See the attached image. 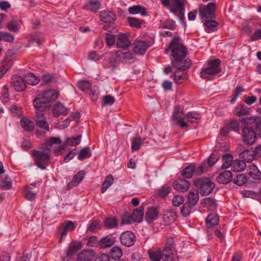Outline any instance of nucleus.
Here are the masks:
<instances>
[{
    "instance_id": "37998d69",
    "label": "nucleus",
    "mask_w": 261,
    "mask_h": 261,
    "mask_svg": "<svg viewBox=\"0 0 261 261\" xmlns=\"http://www.w3.org/2000/svg\"><path fill=\"white\" fill-rule=\"evenodd\" d=\"M21 127L27 132H32L34 129V124L32 121L23 117L20 121Z\"/></svg>"
},
{
    "instance_id": "4468645a",
    "label": "nucleus",
    "mask_w": 261,
    "mask_h": 261,
    "mask_svg": "<svg viewBox=\"0 0 261 261\" xmlns=\"http://www.w3.org/2000/svg\"><path fill=\"white\" fill-rule=\"evenodd\" d=\"M12 85L14 89L17 92H22L27 87L24 78L21 76L14 75L12 77Z\"/></svg>"
},
{
    "instance_id": "69168bd1",
    "label": "nucleus",
    "mask_w": 261,
    "mask_h": 261,
    "mask_svg": "<svg viewBox=\"0 0 261 261\" xmlns=\"http://www.w3.org/2000/svg\"><path fill=\"white\" fill-rule=\"evenodd\" d=\"M242 194L244 197L251 198L254 199H258L259 196L257 192L253 191L245 190L242 192Z\"/></svg>"
},
{
    "instance_id": "79ce46f5",
    "label": "nucleus",
    "mask_w": 261,
    "mask_h": 261,
    "mask_svg": "<svg viewBox=\"0 0 261 261\" xmlns=\"http://www.w3.org/2000/svg\"><path fill=\"white\" fill-rule=\"evenodd\" d=\"M144 208L143 206H140L134 210L132 214L134 222H141L144 216Z\"/></svg>"
},
{
    "instance_id": "aec40b11",
    "label": "nucleus",
    "mask_w": 261,
    "mask_h": 261,
    "mask_svg": "<svg viewBox=\"0 0 261 261\" xmlns=\"http://www.w3.org/2000/svg\"><path fill=\"white\" fill-rule=\"evenodd\" d=\"M41 96L48 104L53 102L58 98L59 93L55 89H48L44 91Z\"/></svg>"
},
{
    "instance_id": "5fc2aeb1",
    "label": "nucleus",
    "mask_w": 261,
    "mask_h": 261,
    "mask_svg": "<svg viewBox=\"0 0 261 261\" xmlns=\"http://www.w3.org/2000/svg\"><path fill=\"white\" fill-rule=\"evenodd\" d=\"M114 183V178L112 175H109L106 177L102 184L101 193H104L107 189Z\"/></svg>"
},
{
    "instance_id": "bf43d9fd",
    "label": "nucleus",
    "mask_w": 261,
    "mask_h": 261,
    "mask_svg": "<svg viewBox=\"0 0 261 261\" xmlns=\"http://www.w3.org/2000/svg\"><path fill=\"white\" fill-rule=\"evenodd\" d=\"M13 65V61L9 60L0 67V79L4 75L6 72L9 70Z\"/></svg>"
},
{
    "instance_id": "ea45409f",
    "label": "nucleus",
    "mask_w": 261,
    "mask_h": 261,
    "mask_svg": "<svg viewBox=\"0 0 261 261\" xmlns=\"http://www.w3.org/2000/svg\"><path fill=\"white\" fill-rule=\"evenodd\" d=\"M61 143V140L59 137H50L43 144V149L45 150H49L51 146L53 144H60Z\"/></svg>"
},
{
    "instance_id": "a18cd8bd",
    "label": "nucleus",
    "mask_w": 261,
    "mask_h": 261,
    "mask_svg": "<svg viewBox=\"0 0 261 261\" xmlns=\"http://www.w3.org/2000/svg\"><path fill=\"white\" fill-rule=\"evenodd\" d=\"M75 228V225L72 221H68L61 228V237H64L66 236L68 231L72 230Z\"/></svg>"
},
{
    "instance_id": "f257e3e1",
    "label": "nucleus",
    "mask_w": 261,
    "mask_h": 261,
    "mask_svg": "<svg viewBox=\"0 0 261 261\" xmlns=\"http://www.w3.org/2000/svg\"><path fill=\"white\" fill-rule=\"evenodd\" d=\"M171 50L170 59L173 67H178L179 69L189 66L190 59H186L187 55V48L179 42L178 37H174L171 40L168 47L165 49L164 53L168 54Z\"/></svg>"
},
{
    "instance_id": "338daca9",
    "label": "nucleus",
    "mask_w": 261,
    "mask_h": 261,
    "mask_svg": "<svg viewBox=\"0 0 261 261\" xmlns=\"http://www.w3.org/2000/svg\"><path fill=\"white\" fill-rule=\"evenodd\" d=\"M12 187V181L8 178L3 179L0 184V189L2 190H7L10 189Z\"/></svg>"
},
{
    "instance_id": "774afa93",
    "label": "nucleus",
    "mask_w": 261,
    "mask_h": 261,
    "mask_svg": "<svg viewBox=\"0 0 261 261\" xmlns=\"http://www.w3.org/2000/svg\"><path fill=\"white\" fill-rule=\"evenodd\" d=\"M192 206L189 203H185L182 206L180 212L184 217L188 216L192 211Z\"/></svg>"
},
{
    "instance_id": "7c9ffc66",
    "label": "nucleus",
    "mask_w": 261,
    "mask_h": 261,
    "mask_svg": "<svg viewBox=\"0 0 261 261\" xmlns=\"http://www.w3.org/2000/svg\"><path fill=\"white\" fill-rule=\"evenodd\" d=\"M128 11L130 14L135 15L141 14L142 16H146L147 12L145 8L140 5H134L130 7Z\"/></svg>"
},
{
    "instance_id": "e2e57ef3",
    "label": "nucleus",
    "mask_w": 261,
    "mask_h": 261,
    "mask_svg": "<svg viewBox=\"0 0 261 261\" xmlns=\"http://www.w3.org/2000/svg\"><path fill=\"white\" fill-rule=\"evenodd\" d=\"M1 40L9 43L13 42L15 39L14 36L12 34L7 32H1Z\"/></svg>"
},
{
    "instance_id": "680f3d73",
    "label": "nucleus",
    "mask_w": 261,
    "mask_h": 261,
    "mask_svg": "<svg viewBox=\"0 0 261 261\" xmlns=\"http://www.w3.org/2000/svg\"><path fill=\"white\" fill-rule=\"evenodd\" d=\"M220 156L217 151L213 152L207 159V163L209 167L213 166L219 159Z\"/></svg>"
},
{
    "instance_id": "f3484780",
    "label": "nucleus",
    "mask_w": 261,
    "mask_h": 261,
    "mask_svg": "<svg viewBox=\"0 0 261 261\" xmlns=\"http://www.w3.org/2000/svg\"><path fill=\"white\" fill-rule=\"evenodd\" d=\"M99 17L101 21L105 23H113L117 18L116 14L110 11L103 10L100 12Z\"/></svg>"
},
{
    "instance_id": "423d86ee",
    "label": "nucleus",
    "mask_w": 261,
    "mask_h": 261,
    "mask_svg": "<svg viewBox=\"0 0 261 261\" xmlns=\"http://www.w3.org/2000/svg\"><path fill=\"white\" fill-rule=\"evenodd\" d=\"M194 185L198 189L201 196H206L213 191L215 185L209 178L200 177L194 181Z\"/></svg>"
},
{
    "instance_id": "0eeeda50",
    "label": "nucleus",
    "mask_w": 261,
    "mask_h": 261,
    "mask_svg": "<svg viewBox=\"0 0 261 261\" xmlns=\"http://www.w3.org/2000/svg\"><path fill=\"white\" fill-rule=\"evenodd\" d=\"M32 155L34 159L35 164L41 170L46 169L50 158L49 153L34 150L32 151Z\"/></svg>"
},
{
    "instance_id": "58836bf2",
    "label": "nucleus",
    "mask_w": 261,
    "mask_h": 261,
    "mask_svg": "<svg viewBox=\"0 0 261 261\" xmlns=\"http://www.w3.org/2000/svg\"><path fill=\"white\" fill-rule=\"evenodd\" d=\"M92 156V151L90 147L87 146L82 148L77 155V159L80 161H83L86 159L90 158Z\"/></svg>"
},
{
    "instance_id": "4d7b16f0",
    "label": "nucleus",
    "mask_w": 261,
    "mask_h": 261,
    "mask_svg": "<svg viewBox=\"0 0 261 261\" xmlns=\"http://www.w3.org/2000/svg\"><path fill=\"white\" fill-rule=\"evenodd\" d=\"M163 218L165 224L169 225L174 221L175 215L173 212H167L164 214Z\"/></svg>"
},
{
    "instance_id": "473e14b6",
    "label": "nucleus",
    "mask_w": 261,
    "mask_h": 261,
    "mask_svg": "<svg viewBox=\"0 0 261 261\" xmlns=\"http://www.w3.org/2000/svg\"><path fill=\"white\" fill-rule=\"evenodd\" d=\"M250 109L248 108L245 104H239L236 107L234 113L235 115L238 116H242L244 115H247L250 113Z\"/></svg>"
},
{
    "instance_id": "9d476101",
    "label": "nucleus",
    "mask_w": 261,
    "mask_h": 261,
    "mask_svg": "<svg viewBox=\"0 0 261 261\" xmlns=\"http://www.w3.org/2000/svg\"><path fill=\"white\" fill-rule=\"evenodd\" d=\"M121 243L126 247H130L135 244L136 241V236L130 231L122 232L120 236Z\"/></svg>"
},
{
    "instance_id": "6e6552de",
    "label": "nucleus",
    "mask_w": 261,
    "mask_h": 261,
    "mask_svg": "<svg viewBox=\"0 0 261 261\" xmlns=\"http://www.w3.org/2000/svg\"><path fill=\"white\" fill-rule=\"evenodd\" d=\"M199 12L201 17L207 19L215 18V4L214 3H209L206 6L199 7Z\"/></svg>"
},
{
    "instance_id": "e433bc0d",
    "label": "nucleus",
    "mask_w": 261,
    "mask_h": 261,
    "mask_svg": "<svg viewBox=\"0 0 261 261\" xmlns=\"http://www.w3.org/2000/svg\"><path fill=\"white\" fill-rule=\"evenodd\" d=\"M246 167L244 161L240 160H235L231 164V170L233 172H241L243 171Z\"/></svg>"
},
{
    "instance_id": "3c124183",
    "label": "nucleus",
    "mask_w": 261,
    "mask_h": 261,
    "mask_svg": "<svg viewBox=\"0 0 261 261\" xmlns=\"http://www.w3.org/2000/svg\"><path fill=\"white\" fill-rule=\"evenodd\" d=\"M117 56L122 60H129L134 58V54L130 51L124 49L123 50L118 51Z\"/></svg>"
},
{
    "instance_id": "dca6fc26",
    "label": "nucleus",
    "mask_w": 261,
    "mask_h": 261,
    "mask_svg": "<svg viewBox=\"0 0 261 261\" xmlns=\"http://www.w3.org/2000/svg\"><path fill=\"white\" fill-rule=\"evenodd\" d=\"M190 183L186 179L179 178L173 182L172 186L174 189L179 192H185L190 187Z\"/></svg>"
},
{
    "instance_id": "0e129e2a",
    "label": "nucleus",
    "mask_w": 261,
    "mask_h": 261,
    "mask_svg": "<svg viewBox=\"0 0 261 261\" xmlns=\"http://www.w3.org/2000/svg\"><path fill=\"white\" fill-rule=\"evenodd\" d=\"M246 181L247 177L243 174L238 175L233 179L234 183L239 186H243Z\"/></svg>"
},
{
    "instance_id": "4be33fe9",
    "label": "nucleus",
    "mask_w": 261,
    "mask_h": 261,
    "mask_svg": "<svg viewBox=\"0 0 261 261\" xmlns=\"http://www.w3.org/2000/svg\"><path fill=\"white\" fill-rule=\"evenodd\" d=\"M85 177V171L81 170L77 172L73 177L72 180L69 182L67 186V188L68 190H70L74 187L77 186L80 182Z\"/></svg>"
},
{
    "instance_id": "9b49d317",
    "label": "nucleus",
    "mask_w": 261,
    "mask_h": 261,
    "mask_svg": "<svg viewBox=\"0 0 261 261\" xmlns=\"http://www.w3.org/2000/svg\"><path fill=\"white\" fill-rule=\"evenodd\" d=\"M33 105L36 109V111L42 112L50 108V104L45 101V99L41 96V94H38L33 101Z\"/></svg>"
},
{
    "instance_id": "5701e85b",
    "label": "nucleus",
    "mask_w": 261,
    "mask_h": 261,
    "mask_svg": "<svg viewBox=\"0 0 261 261\" xmlns=\"http://www.w3.org/2000/svg\"><path fill=\"white\" fill-rule=\"evenodd\" d=\"M247 123L248 124H253L255 126L256 133L259 137H261V117H249V119H247Z\"/></svg>"
},
{
    "instance_id": "2f4dec72",
    "label": "nucleus",
    "mask_w": 261,
    "mask_h": 261,
    "mask_svg": "<svg viewBox=\"0 0 261 261\" xmlns=\"http://www.w3.org/2000/svg\"><path fill=\"white\" fill-rule=\"evenodd\" d=\"M248 173L250 176L254 179L259 180L261 178V172L254 164L249 166Z\"/></svg>"
},
{
    "instance_id": "b1692460",
    "label": "nucleus",
    "mask_w": 261,
    "mask_h": 261,
    "mask_svg": "<svg viewBox=\"0 0 261 261\" xmlns=\"http://www.w3.org/2000/svg\"><path fill=\"white\" fill-rule=\"evenodd\" d=\"M115 242V237L108 236L99 240V246L102 249H105L112 246Z\"/></svg>"
},
{
    "instance_id": "20e7f679",
    "label": "nucleus",
    "mask_w": 261,
    "mask_h": 261,
    "mask_svg": "<svg viewBox=\"0 0 261 261\" xmlns=\"http://www.w3.org/2000/svg\"><path fill=\"white\" fill-rule=\"evenodd\" d=\"M249 119L248 117H242L240 119V121L243 124L241 126L242 128V137L243 138V142L245 144L248 145L253 144L256 139V134L255 132V126L252 124H248L247 123V119Z\"/></svg>"
},
{
    "instance_id": "2eb2a0df",
    "label": "nucleus",
    "mask_w": 261,
    "mask_h": 261,
    "mask_svg": "<svg viewBox=\"0 0 261 261\" xmlns=\"http://www.w3.org/2000/svg\"><path fill=\"white\" fill-rule=\"evenodd\" d=\"M36 123L38 127L44 129L43 133L45 134L49 130V125L47 123L46 118L43 113L36 111Z\"/></svg>"
},
{
    "instance_id": "864d4df0",
    "label": "nucleus",
    "mask_w": 261,
    "mask_h": 261,
    "mask_svg": "<svg viewBox=\"0 0 261 261\" xmlns=\"http://www.w3.org/2000/svg\"><path fill=\"white\" fill-rule=\"evenodd\" d=\"M105 226L108 228H113L117 226L118 220L115 217L107 218L104 221Z\"/></svg>"
},
{
    "instance_id": "8fccbe9b",
    "label": "nucleus",
    "mask_w": 261,
    "mask_h": 261,
    "mask_svg": "<svg viewBox=\"0 0 261 261\" xmlns=\"http://www.w3.org/2000/svg\"><path fill=\"white\" fill-rule=\"evenodd\" d=\"M160 28L163 29H168L171 30H174L176 28L175 21L171 19H168L163 22H161Z\"/></svg>"
},
{
    "instance_id": "c756f323",
    "label": "nucleus",
    "mask_w": 261,
    "mask_h": 261,
    "mask_svg": "<svg viewBox=\"0 0 261 261\" xmlns=\"http://www.w3.org/2000/svg\"><path fill=\"white\" fill-rule=\"evenodd\" d=\"M93 254L92 250H84L78 254L77 261H89L92 259Z\"/></svg>"
},
{
    "instance_id": "052dcab7",
    "label": "nucleus",
    "mask_w": 261,
    "mask_h": 261,
    "mask_svg": "<svg viewBox=\"0 0 261 261\" xmlns=\"http://www.w3.org/2000/svg\"><path fill=\"white\" fill-rule=\"evenodd\" d=\"M82 139L81 135L76 137H69L67 138V143L69 146H76L80 144Z\"/></svg>"
},
{
    "instance_id": "a878e982",
    "label": "nucleus",
    "mask_w": 261,
    "mask_h": 261,
    "mask_svg": "<svg viewBox=\"0 0 261 261\" xmlns=\"http://www.w3.org/2000/svg\"><path fill=\"white\" fill-rule=\"evenodd\" d=\"M204 30L206 32L210 33L212 32L217 30L218 23L213 19H206L203 22Z\"/></svg>"
},
{
    "instance_id": "49530a36",
    "label": "nucleus",
    "mask_w": 261,
    "mask_h": 261,
    "mask_svg": "<svg viewBox=\"0 0 261 261\" xmlns=\"http://www.w3.org/2000/svg\"><path fill=\"white\" fill-rule=\"evenodd\" d=\"M26 84L31 85H37L40 81L39 78L32 73H28L24 76Z\"/></svg>"
},
{
    "instance_id": "603ef678",
    "label": "nucleus",
    "mask_w": 261,
    "mask_h": 261,
    "mask_svg": "<svg viewBox=\"0 0 261 261\" xmlns=\"http://www.w3.org/2000/svg\"><path fill=\"white\" fill-rule=\"evenodd\" d=\"M223 164L222 167L223 169H227L229 167H231L232 164L233 156L230 154H225L222 158Z\"/></svg>"
},
{
    "instance_id": "ddd939ff",
    "label": "nucleus",
    "mask_w": 261,
    "mask_h": 261,
    "mask_svg": "<svg viewBox=\"0 0 261 261\" xmlns=\"http://www.w3.org/2000/svg\"><path fill=\"white\" fill-rule=\"evenodd\" d=\"M150 46L146 41L137 40L134 43V51L137 55H143Z\"/></svg>"
},
{
    "instance_id": "bb28decb",
    "label": "nucleus",
    "mask_w": 261,
    "mask_h": 261,
    "mask_svg": "<svg viewBox=\"0 0 261 261\" xmlns=\"http://www.w3.org/2000/svg\"><path fill=\"white\" fill-rule=\"evenodd\" d=\"M101 7V3L98 0H90L84 6V9L86 10L92 12H96L100 9Z\"/></svg>"
},
{
    "instance_id": "412c9836",
    "label": "nucleus",
    "mask_w": 261,
    "mask_h": 261,
    "mask_svg": "<svg viewBox=\"0 0 261 261\" xmlns=\"http://www.w3.org/2000/svg\"><path fill=\"white\" fill-rule=\"evenodd\" d=\"M232 179V174L231 171L225 170L221 172L217 177V181L222 184H227Z\"/></svg>"
},
{
    "instance_id": "6e6d98bb",
    "label": "nucleus",
    "mask_w": 261,
    "mask_h": 261,
    "mask_svg": "<svg viewBox=\"0 0 261 261\" xmlns=\"http://www.w3.org/2000/svg\"><path fill=\"white\" fill-rule=\"evenodd\" d=\"M186 117L192 123H197L200 118V114L195 112H190L187 113Z\"/></svg>"
},
{
    "instance_id": "393cba45",
    "label": "nucleus",
    "mask_w": 261,
    "mask_h": 261,
    "mask_svg": "<svg viewBox=\"0 0 261 261\" xmlns=\"http://www.w3.org/2000/svg\"><path fill=\"white\" fill-rule=\"evenodd\" d=\"M54 117H58L61 115H66L68 114V109L61 103L56 104L53 110Z\"/></svg>"
},
{
    "instance_id": "f03ea898",
    "label": "nucleus",
    "mask_w": 261,
    "mask_h": 261,
    "mask_svg": "<svg viewBox=\"0 0 261 261\" xmlns=\"http://www.w3.org/2000/svg\"><path fill=\"white\" fill-rule=\"evenodd\" d=\"M162 4L179 18L180 21L186 26L185 19L186 0H161Z\"/></svg>"
},
{
    "instance_id": "a211bd4d",
    "label": "nucleus",
    "mask_w": 261,
    "mask_h": 261,
    "mask_svg": "<svg viewBox=\"0 0 261 261\" xmlns=\"http://www.w3.org/2000/svg\"><path fill=\"white\" fill-rule=\"evenodd\" d=\"M131 42L126 34H120L118 35L116 44L118 48H122L125 49L129 46Z\"/></svg>"
},
{
    "instance_id": "c03bdc74",
    "label": "nucleus",
    "mask_w": 261,
    "mask_h": 261,
    "mask_svg": "<svg viewBox=\"0 0 261 261\" xmlns=\"http://www.w3.org/2000/svg\"><path fill=\"white\" fill-rule=\"evenodd\" d=\"M110 254L113 259L116 260H119L123 255V252L120 247L115 246L113 247L111 249Z\"/></svg>"
},
{
    "instance_id": "f704fd0d",
    "label": "nucleus",
    "mask_w": 261,
    "mask_h": 261,
    "mask_svg": "<svg viewBox=\"0 0 261 261\" xmlns=\"http://www.w3.org/2000/svg\"><path fill=\"white\" fill-rule=\"evenodd\" d=\"M82 247V244L81 242L71 243L67 251V256L71 257L74 255Z\"/></svg>"
},
{
    "instance_id": "6ab92c4d",
    "label": "nucleus",
    "mask_w": 261,
    "mask_h": 261,
    "mask_svg": "<svg viewBox=\"0 0 261 261\" xmlns=\"http://www.w3.org/2000/svg\"><path fill=\"white\" fill-rule=\"evenodd\" d=\"M190 64L189 65V66H188V67L186 66V68L184 67V68H183L184 69H179V68H178V67H175V68H177V69L175 71L173 75H174V81L176 83H177L178 84H180L182 83V81L184 80H185L187 78V75L186 74H184V73H182V74H180V72L184 71L186 70L187 69L189 68L192 65V62H191V60H190Z\"/></svg>"
},
{
    "instance_id": "7ed1b4c3",
    "label": "nucleus",
    "mask_w": 261,
    "mask_h": 261,
    "mask_svg": "<svg viewBox=\"0 0 261 261\" xmlns=\"http://www.w3.org/2000/svg\"><path fill=\"white\" fill-rule=\"evenodd\" d=\"M207 67H203L200 72L201 78L212 81L214 79L215 75L221 71V61L216 59L207 61Z\"/></svg>"
},
{
    "instance_id": "de8ad7c7",
    "label": "nucleus",
    "mask_w": 261,
    "mask_h": 261,
    "mask_svg": "<svg viewBox=\"0 0 261 261\" xmlns=\"http://www.w3.org/2000/svg\"><path fill=\"white\" fill-rule=\"evenodd\" d=\"M127 21L129 25L133 28L140 29L141 28L142 23L144 22L143 20H140L136 17H128L127 18Z\"/></svg>"
},
{
    "instance_id": "4c0bfd02",
    "label": "nucleus",
    "mask_w": 261,
    "mask_h": 261,
    "mask_svg": "<svg viewBox=\"0 0 261 261\" xmlns=\"http://www.w3.org/2000/svg\"><path fill=\"white\" fill-rule=\"evenodd\" d=\"M144 139L140 136L136 135L132 142L131 149L133 151H138L143 144Z\"/></svg>"
},
{
    "instance_id": "72a5a7b5",
    "label": "nucleus",
    "mask_w": 261,
    "mask_h": 261,
    "mask_svg": "<svg viewBox=\"0 0 261 261\" xmlns=\"http://www.w3.org/2000/svg\"><path fill=\"white\" fill-rule=\"evenodd\" d=\"M201 204L211 210H215L217 207V204L215 200L212 197H206L203 198L201 201Z\"/></svg>"
},
{
    "instance_id": "cd10ccee",
    "label": "nucleus",
    "mask_w": 261,
    "mask_h": 261,
    "mask_svg": "<svg viewBox=\"0 0 261 261\" xmlns=\"http://www.w3.org/2000/svg\"><path fill=\"white\" fill-rule=\"evenodd\" d=\"M240 157L246 162H251L256 159L253 149H246L240 153Z\"/></svg>"
},
{
    "instance_id": "f8f14e48",
    "label": "nucleus",
    "mask_w": 261,
    "mask_h": 261,
    "mask_svg": "<svg viewBox=\"0 0 261 261\" xmlns=\"http://www.w3.org/2000/svg\"><path fill=\"white\" fill-rule=\"evenodd\" d=\"M159 209L158 206H149L145 213V219L146 222L150 224L158 219L159 215Z\"/></svg>"
},
{
    "instance_id": "09e8293b",
    "label": "nucleus",
    "mask_w": 261,
    "mask_h": 261,
    "mask_svg": "<svg viewBox=\"0 0 261 261\" xmlns=\"http://www.w3.org/2000/svg\"><path fill=\"white\" fill-rule=\"evenodd\" d=\"M194 171L195 166L193 165H189L182 170L181 175L185 178H191L194 173Z\"/></svg>"
},
{
    "instance_id": "c9c22d12",
    "label": "nucleus",
    "mask_w": 261,
    "mask_h": 261,
    "mask_svg": "<svg viewBox=\"0 0 261 261\" xmlns=\"http://www.w3.org/2000/svg\"><path fill=\"white\" fill-rule=\"evenodd\" d=\"M77 87L81 90L84 92L90 90V94L94 95L95 91L91 89V84L89 81L81 80L79 81L77 83Z\"/></svg>"
},
{
    "instance_id": "13d9d810",
    "label": "nucleus",
    "mask_w": 261,
    "mask_h": 261,
    "mask_svg": "<svg viewBox=\"0 0 261 261\" xmlns=\"http://www.w3.org/2000/svg\"><path fill=\"white\" fill-rule=\"evenodd\" d=\"M228 125L230 131L235 132H239L240 128V121L237 120H230L228 123H226Z\"/></svg>"
},
{
    "instance_id": "a19ab883",
    "label": "nucleus",
    "mask_w": 261,
    "mask_h": 261,
    "mask_svg": "<svg viewBox=\"0 0 261 261\" xmlns=\"http://www.w3.org/2000/svg\"><path fill=\"white\" fill-rule=\"evenodd\" d=\"M198 190L195 191H190L188 194V202L192 206H195L199 200Z\"/></svg>"
},
{
    "instance_id": "1a4fd4ad",
    "label": "nucleus",
    "mask_w": 261,
    "mask_h": 261,
    "mask_svg": "<svg viewBox=\"0 0 261 261\" xmlns=\"http://www.w3.org/2000/svg\"><path fill=\"white\" fill-rule=\"evenodd\" d=\"M186 115L183 111H180L179 107H176L172 116V120L174 124L178 125L184 128L188 126V123L184 121Z\"/></svg>"
},
{
    "instance_id": "39448f33",
    "label": "nucleus",
    "mask_w": 261,
    "mask_h": 261,
    "mask_svg": "<svg viewBox=\"0 0 261 261\" xmlns=\"http://www.w3.org/2000/svg\"><path fill=\"white\" fill-rule=\"evenodd\" d=\"M149 258L151 261H173L174 254L170 247H165L163 249L149 250Z\"/></svg>"
},
{
    "instance_id": "c85d7f7f",
    "label": "nucleus",
    "mask_w": 261,
    "mask_h": 261,
    "mask_svg": "<svg viewBox=\"0 0 261 261\" xmlns=\"http://www.w3.org/2000/svg\"><path fill=\"white\" fill-rule=\"evenodd\" d=\"M219 221V217L218 215L214 213L209 214L205 219V223L208 228L217 225Z\"/></svg>"
}]
</instances>
